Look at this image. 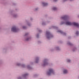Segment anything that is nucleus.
Instances as JSON below:
<instances>
[{
	"mask_svg": "<svg viewBox=\"0 0 79 79\" xmlns=\"http://www.w3.org/2000/svg\"><path fill=\"white\" fill-rule=\"evenodd\" d=\"M53 71L52 69H49V71L48 72L47 74L48 76H50L51 74H53Z\"/></svg>",
	"mask_w": 79,
	"mask_h": 79,
	"instance_id": "f03ea898",
	"label": "nucleus"
},
{
	"mask_svg": "<svg viewBox=\"0 0 79 79\" xmlns=\"http://www.w3.org/2000/svg\"><path fill=\"white\" fill-rule=\"evenodd\" d=\"M76 35H78V34H79V32L77 31V32L76 33Z\"/></svg>",
	"mask_w": 79,
	"mask_h": 79,
	"instance_id": "9d476101",
	"label": "nucleus"
},
{
	"mask_svg": "<svg viewBox=\"0 0 79 79\" xmlns=\"http://www.w3.org/2000/svg\"><path fill=\"white\" fill-rule=\"evenodd\" d=\"M36 10H37V9H36Z\"/></svg>",
	"mask_w": 79,
	"mask_h": 79,
	"instance_id": "f3484780",
	"label": "nucleus"
},
{
	"mask_svg": "<svg viewBox=\"0 0 79 79\" xmlns=\"http://www.w3.org/2000/svg\"><path fill=\"white\" fill-rule=\"evenodd\" d=\"M47 62L46 61H44V66H45V65H47Z\"/></svg>",
	"mask_w": 79,
	"mask_h": 79,
	"instance_id": "0eeeda50",
	"label": "nucleus"
},
{
	"mask_svg": "<svg viewBox=\"0 0 79 79\" xmlns=\"http://www.w3.org/2000/svg\"><path fill=\"white\" fill-rule=\"evenodd\" d=\"M47 37H48V38H49V37H48V36Z\"/></svg>",
	"mask_w": 79,
	"mask_h": 79,
	"instance_id": "dca6fc26",
	"label": "nucleus"
},
{
	"mask_svg": "<svg viewBox=\"0 0 79 79\" xmlns=\"http://www.w3.org/2000/svg\"><path fill=\"white\" fill-rule=\"evenodd\" d=\"M56 0H54V2H56Z\"/></svg>",
	"mask_w": 79,
	"mask_h": 79,
	"instance_id": "2eb2a0df",
	"label": "nucleus"
},
{
	"mask_svg": "<svg viewBox=\"0 0 79 79\" xmlns=\"http://www.w3.org/2000/svg\"><path fill=\"white\" fill-rule=\"evenodd\" d=\"M23 28H24V27H23Z\"/></svg>",
	"mask_w": 79,
	"mask_h": 79,
	"instance_id": "a211bd4d",
	"label": "nucleus"
},
{
	"mask_svg": "<svg viewBox=\"0 0 79 79\" xmlns=\"http://www.w3.org/2000/svg\"><path fill=\"white\" fill-rule=\"evenodd\" d=\"M67 25H69V26H72V25H74L75 26H77V27H79V24L75 22H73L72 23H71V22H66L65 23Z\"/></svg>",
	"mask_w": 79,
	"mask_h": 79,
	"instance_id": "f257e3e1",
	"label": "nucleus"
},
{
	"mask_svg": "<svg viewBox=\"0 0 79 79\" xmlns=\"http://www.w3.org/2000/svg\"><path fill=\"white\" fill-rule=\"evenodd\" d=\"M62 19H63L66 20V19H67V16L65 15L64 16L62 17Z\"/></svg>",
	"mask_w": 79,
	"mask_h": 79,
	"instance_id": "20e7f679",
	"label": "nucleus"
},
{
	"mask_svg": "<svg viewBox=\"0 0 79 79\" xmlns=\"http://www.w3.org/2000/svg\"><path fill=\"white\" fill-rule=\"evenodd\" d=\"M46 34L47 35H50V32H46Z\"/></svg>",
	"mask_w": 79,
	"mask_h": 79,
	"instance_id": "6e6552de",
	"label": "nucleus"
},
{
	"mask_svg": "<svg viewBox=\"0 0 79 79\" xmlns=\"http://www.w3.org/2000/svg\"><path fill=\"white\" fill-rule=\"evenodd\" d=\"M29 40V38L27 39V40Z\"/></svg>",
	"mask_w": 79,
	"mask_h": 79,
	"instance_id": "4468645a",
	"label": "nucleus"
},
{
	"mask_svg": "<svg viewBox=\"0 0 79 79\" xmlns=\"http://www.w3.org/2000/svg\"><path fill=\"white\" fill-rule=\"evenodd\" d=\"M53 10H56V7H53Z\"/></svg>",
	"mask_w": 79,
	"mask_h": 79,
	"instance_id": "1a4fd4ad",
	"label": "nucleus"
},
{
	"mask_svg": "<svg viewBox=\"0 0 79 79\" xmlns=\"http://www.w3.org/2000/svg\"><path fill=\"white\" fill-rule=\"evenodd\" d=\"M70 61H71V60H67V62H70Z\"/></svg>",
	"mask_w": 79,
	"mask_h": 79,
	"instance_id": "f8f14e48",
	"label": "nucleus"
},
{
	"mask_svg": "<svg viewBox=\"0 0 79 79\" xmlns=\"http://www.w3.org/2000/svg\"><path fill=\"white\" fill-rule=\"evenodd\" d=\"M68 73V71L66 70H65L64 71V74H66Z\"/></svg>",
	"mask_w": 79,
	"mask_h": 79,
	"instance_id": "423d86ee",
	"label": "nucleus"
},
{
	"mask_svg": "<svg viewBox=\"0 0 79 79\" xmlns=\"http://www.w3.org/2000/svg\"><path fill=\"white\" fill-rule=\"evenodd\" d=\"M43 6H47V5H48V4H47V3L44 2V3H43Z\"/></svg>",
	"mask_w": 79,
	"mask_h": 79,
	"instance_id": "39448f33",
	"label": "nucleus"
},
{
	"mask_svg": "<svg viewBox=\"0 0 79 79\" xmlns=\"http://www.w3.org/2000/svg\"><path fill=\"white\" fill-rule=\"evenodd\" d=\"M11 30V31H12L13 32H17L18 31V29L16 28V27H12Z\"/></svg>",
	"mask_w": 79,
	"mask_h": 79,
	"instance_id": "7ed1b4c3",
	"label": "nucleus"
},
{
	"mask_svg": "<svg viewBox=\"0 0 79 79\" xmlns=\"http://www.w3.org/2000/svg\"><path fill=\"white\" fill-rule=\"evenodd\" d=\"M59 32H60V33H62V31H60V30L59 31Z\"/></svg>",
	"mask_w": 79,
	"mask_h": 79,
	"instance_id": "ddd939ff",
	"label": "nucleus"
},
{
	"mask_svg": "<svg viewBox=\"0 0 79 79\" xmlns=\"http://www.w3.org/2000/svg\"><path fill=\"white\" fill-rule=\"evenodd\" d=\"M38 60H39V59L38 58H37V59H36V63H37V61H38Z\"/></svg>",
	"mask_w": 79,
	"mask_h": 79,
	"instance_id": "9b49d317",
	"label": "nucleus"
}]
</instances>
